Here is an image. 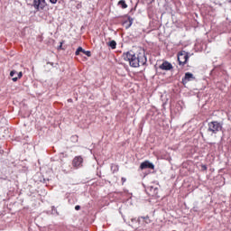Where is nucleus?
<instances>
[{"instance_id":"8","label":"nucleus","mask_w":231,"mask_h":231,"mask_svg":"<svg viewBox=\"0 0 231 231\" xmlns=\"http://www.w3.org/2000/svg\"><path fill=\"white\" fill-rule=\"evenodd\" d=\"M159 68L164 71H170V69H172V64H171L169 61H164L160 65Z\"/></svg>"},{"instance_id":"7","label":"nucleus","mask_w":231,"mask_h":231,"mask_svg":"<svg viewBox=\"0 0 231 231\" xmlns=\"http://www.w3.org/2000/svg\"><path fill=\"white\" fill-rule=\"evenodd\" d=\"M140 169L142 171H143L144 169H152V171H154V164H152V162H151L149 161H145L141 163Z\"/></svg>"},{"instance_id":"21","label":"nucleus","mask_w":231,"mask_h":231,"mask_svg":"<svg viewBox=\"0 0 231 231\" xmlns=\"http://www.w3.org/2000/svg\"><path fill=\"white\" fill-rule=\"evenodd\" d=\"M60 48H62V43H60V45L59 49H60Z\"/></svg>"},{"instance_id":"5","label":"nucleus","mask_w":231,"mask_h":231,"mask_svg":"<svg viewBox=\"0 0 231 231\" xmlns=\"http://www.w3.org/2000/svg\"><path fill=\"white\" fill-rule=\"evenodd\" d=\"M83 162H84V159L82 158V156H77L73 159L72 165L76 169H79V168L82 167Z\"/></svg>"},{"instance_id":"20","label":"nucleus","mask_w":231,"mask_h":231,"mask_svg":"<svg viewBox=\"0 0 231 231\" xmlns=\"http://www.w3.org/2000/svg\"><path fill=\"white\" fill-rule=\"evenodd\" d=\"M77 8H82V5H81V4H79V5H77Z\"/></svg>"},{"instance_id":"12","label":"nucleus","mask_w":231,"mask_h":231,"mask_svg":"<svg viewBox=\"0 0 231 231\" xmlns=\"http://www.w3.org/2000/svg\"><path fill=\"white\" fill-rule=\"evenodd\" d=\"M118 6H121V8L125 9V8H127V4H125V0H120L118 2Z\"/></svg>"},{"instance_id":"15","label":"nucleus","mask_w":231,"mask_h":231,"mask_svg":"<svg viewBox=\"0 0 231 231\" xmlns=\"http://www.w3.org/2000/svg\"><path fill=\"white\" fill-rule=\"evenodd\" d=\"M141 219H144L146 223H151V219H149V217H141Z\"/></svg>"},{"instance_id":"14","label":"nucleus","mask_w":231,"mask_h":231,"mask_svg":"<svg viewBox=\"0 0 231 231\" xmlns=\"http://www.w3.org/2000/svg\"><path fill=\"white\" fill-rule=\"evenodd\" d=\"M17 75H18V77L13 78V82H17L18 79H22L23 78V72H19Z\"/></svg>"},{"instance_id":"10","label":"nucleus","mask_w":231,"mask_h":231,"mask_svg":"<svg viewBox=\"0 0 231 231\" xmlns=\"http://www.w3.org/2000/svg\"><path fill=\"white\" fill-rule=\"evenodd\" d=\"M133 21H134V19L131 18V16H128V20H125L123 22V26H125V28H126V30L128 28H131V26H133Z\"/></svg>"},{"instance_id":"4","label":"nucleus","mask_w":231,"mask_h":231,"mask_svg":"<svg viewBox=\"0 0 231 231\" xmlns=\"http://www.w3.org/2000/svg\"><path fill=\"white\" fill-rule=\"evenodd\" d=\"M33 6L36 10H44L46 0H33Z\"/></svg>"},{"instance_id":"9","label":"nucleus","mask_w":231,"mask_h":231,"mask_svg":"<svg viewBox=\"0 0 231 231\" xmlns=\"http://www.w3.org/2000/svg\"><path fill=\"white\" fill-rule=\"evenodd\" d=\"M80 53H84L87 57H91V51L83 50L82 47H79L75 52V55H80Z\"/></svg>"},{"instance_id":"13","label":"nucleus","mask_w":231,"mask_h":231,"mask_svg":"<svg viewBox=\"0 0 231 231\" xmlns=\"http://www.w3.org/2000/svg\"><path fill=\"white\" fill-rule=\"evenodd\" d=\"M108 46H110L112 50H116V42L115 40L109 42Z\"/></svg>"},{"instance_id":"1","label":"nucleus","mask_w":231,"mask_h":231,"mask_svg":"<svg viewBox=\"0 0 231 231\" xmlns=\"http://www.w3.org/2000/svg\"><path fill=\"white\" fill-rule=\"evenodd\" d=\"M125 60H127L132 68H140V66H145L147 64V58L145 52H139L135 54L133 51H130L123 54Z\"/></svg>"},{"instance_id":"6","label":"nucleus","mask_w":231,"mask_h":231,"mask_svg":"<svg viewBox=\"0 0 231 231\" xmlns=\"http://www.w3.org/2000/svg\"><path fill=\"white\" fill-rule=\"evenodd\" d=\"M192 80H196V77H194V74L190 72H186L184 78H182V84L185 85Z\"/></svg>"},{"instance_id":"17","label":"nucleus","mask_w":231,"mask_h":231,"mask_svg":"<svg viewBox=\"0 0 231 231\" xmlns=\"http://www.w3.org/2000/svg\"><path fill=\"white\" fill-rule=\"evenodd\" d=\"M50 2H51L52 5H56V4H57V0H50Z\"/></svg>"},{"instance_id":"11","label":"nucleus","mask_w":231,"mask_h":231,"mask_svg":"<svg viewBox=\"0 0 231 231\" xmlns=\"http://www.w3.org/2000/svg\"><path fill=\"white\" fill-rule=\"evenodd\" d=\"M148 190H150V194H152V196H156L158 194V188H154L152 186H150L148 188Z\"/></svg>"},{"instance_id":"2","label":"nucleus","mask_w":231,"mask_h":231,"mask_svg":"<svg viewBox=\"0 0 231 231\" xmlns=\"http://www.w3.org/2000/svg\"><path fill=\"white\" fill-rule=\"evenodd\" d=\"M223 131V123H219L217 121H212L208 124V133L210 136H214V134H217Z\"/></svg>"},{"instance_id":"19","label":"nucleus","mask_w":231,"mask_h":231,"mask_svg":"<svg viewBox=\"0 0 231 231\" xmlns=\"http://www.w3.org/2000/svg\"><path fill=\"white\" fill-rule=\"evenodd\" d=\"M121 180H122L123 183H125V181H126L125 178L123 177Z\"/></svg>"},{"instance_id":"18","label":"nucleus","mask_w":231,"mask_h":231,"mask_svg":"<svg viewBox=\"0 0 231 231\" xmlns=\"http://www.w3.org/2000/svg\"><path fill=\"white\" fill-rule=\"evenodd\" d=\"M75 210H80V206H76Z\"/></svg>"},{"instance_id":"16","label":"nucleus","mask_w":231,"mask_h":231,"mask_svg":"<svg viewBox=\"0 0 231 231\" xmlns=\"http://www.w3.org/2000/svg\"><path fill=\"white\" fill-rule=\"evenodd\" d=\"M16 73H17V71L12 70V71L10 72V77H14V75H16Z\"/></svg>"},{"instance_id":"3","label":"nucleus","mask_w":231,"mask_h":231,"mask_svg":"<svg viewBox=\"0 0 231 231\" xmlns=\"http://www.w3.org/2000/svg\"><path fill=\"white\" fill-rule=\"evenodd\" d=\"M187 60H189V52L181 51L178 53V61L180 66H185V64H187Z\"/></svg>"}]
</instances>
